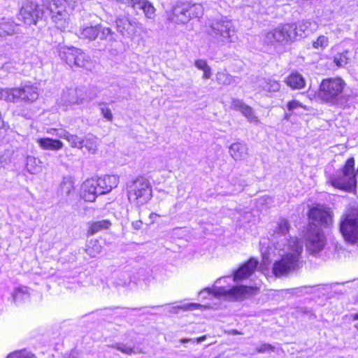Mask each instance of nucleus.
<instances>
[{
  "mask_svg": "<svg viewBox=\"0 0 358 358\" xmlns=\"http://www.w3.org/2000/svg\"><path fill=\"white\" fill-rule=\"evenodd\" d=\"M83 140V148H85L89 152L94 154L97 150V138L93 135H88Z\"/></svg>",
  "mask_w": 358,
  "mask_h": 358,
  "instance_id": "35",
  "label": "nucleus"
},
{
  "mask_svg": "<svg viewBox=\"0 0 358 358\" xmlns=\"http://www.w3.org/2000/svg\"><path fill=\"white\" fill-rule=\"evenodd\" d=\"M99 187V192L101 194L110 192L116 187L119 183V177L116 175H107L96 179Z\"/></svg>",
  "mask_w": 358,
  "mask_h": 358,
  "instance_id": "20",
  "label": "nucleus"
},
{
  "mask_svg": "<svg viewBox=\"0 0 358 358\" xmlns=\"http://www.w3.org/2000/svg\"><path fill=\"white\" fill-rule=\"evenodd\" d=\"M80 38L94 41L96 38L100 40H114V32L109 27H106L101 24L95 25H84L81 27L78 33Z\"/></svg>",
  "mask_w": 358,
  "mask_h": 358,
  "instance_id": "11",
  "label": "nucleus"
},
{
  "mask_svg": "<svg viewBox=\"0 0 358 358\" xmlns=\"http://www.w3.org/2000/svg\"><path fill=\"white\" fill-rule=\"evenodd\" d=\"M293 24L294 40L296 37H306L317 30L318 26L314 21H299L296 24Z\"/></svg>",
  "mask_w": 358,
  "mask_h": 358,
  "instance_id": "18",
  "label": "nucleus"
},
{
  "mask_svg": "<svg viewBox=\"0 0 358 358\" xmlns=\"http://www.w3.org/2000/svg\"><path fill=\"white\" fill-rule=\"evenodd\" d=\"M7 358H36V357L33 353L24 350L12 352L8 355Z\"/></svg>",
  "mask_w": 358,
  "mask_h": 358,
  "instance_id": "42",
  "label": "nucleus"
},
{
  "mask_svg": "<svg viewBox=\"0 0 358 358\" xmlns=\"http://www.w3.org/2000/svg\"><path fill=\"white\" fill-rule=\"evenodd\" d=\"M206 338V336H203L201 337H199L198 338H196V343H201V342L204 341Z\"/></svg>",
  "mask_w": 358,
  "mask_h": 358,
  "instance_id": "53",
  "label": "nucleus"
},
{
  "mask_svg": "<svg viewBox=\"0 0 358 358\" xmlns=\"http://www.w3.org/2000/svg\"><path fill=\"white\" fill-rule=\"evenodd\" d=\"M78 0H47L45 6L57 29L65 31L69 24V13L77 5Z\"/></svg>",
  "mask_w": 358,
  "mask_h": 358,
  "instance_id": "4",
  "label": "nucleus"
},
{
  "mask_svg": "<svg viewBox=\"0 0 358 358\" xmlns=\"http://www.w3.org/2000/svg\"><path fill=\"white\" fill-rule=\"evenodd\" d=\"M225 277L217 279L215 282L213 289L205 288L199 292V296L206 298L207 296L213 295L215 297H223L227 300H240L249 296L255 294L258 291L257 287L252 286H234L231 288L225 287H219L218 285L222 284V281L225 280Z\"/></svg>",
  "mask_w": 358,
  "mask_h": 358,
  "instance_id": "2",
  "label": "nucleus"
},
{
  "mask_svg": "<svg viewBox=\"0 0 358 358\" xmlns=\"http://www.w3.org/2000/svg\"><path fill=\"white\" fill-rule=\"evenodd\" d=\"M355 327L358 329V324H355Z\"/></svg>",
  "mask_w": 358,
  "mask_h": 358,
  "instance_id": "61",
  "label": "nucleus"
},
{
  "mask_svg": "<svg viewBox=\"0 0 358 358\" xmlns=\"http://www.w3.org/2000/svg\"><path fill=\"white\" fill-rule=\"evenodd\" d=\"M291 115H292V114L290 113H285V117H284L285 120H289L290 117H291Z\"/></svg>",
  "mask_w": 358,
  "mask_h": 358,
  "instance_id": "55",
  "label": "nucleus"
},
{
  "mask_svg": "<svg viewBox=\"0 0 358 358\" xmlns=\"http://www.w3.org/2000/svg\"><path fill=\"white\" fill-rule=\"evenodd\" d=\"M80 54V49L74 47H64L59 50V55L60 58L65 61V62L70 66H73L75 63L76 57Z\"/></svg>",
  "mask_w": 358,
  "mask_h": 358,
  "instance_id": "21",
  "label": "nucleus"
},
{
  "mask_svg": "<svg viewBox=\"0 0 358 358\" xmlns=\"http://www.w3.org/2000/svg\"><path fill=\"white\" fill-rule=\"evenodd\" d=\"M127 191L129 201L138 206L147 203L152 197V185L144 176H138L129 181Z\"/></svg>",
  "mask_w": 358,
  "mask_h": 358,
  "instance_id": "5",
  "label": "nucleus"
},
{
  "mask_svg": "<svg viewBox=\"0 0 358 358\" xmlns=\"http://www.w3.org/2000/svg\"><path fill=\"white\" fill-rule=\"evenodd\" d=\"M308 218L313 227H317V225L327 227L331 222L330 212L322 206H317L310 208L308 213Z\"/></svg>",
  "mask_w": 358,
  "mask_h": 358,
  "instance_id": "14",
  "label": "nucleus"
},
{
  "mask_svg": "<svg viewBox=\"0 0 358 358\" xmlns=\"http://www.w3.org/2000/svg\"><path fill=\"white\" fill-rule=\"evenodd\" d=\"M43 15V9L40 8L36 1L26 0L23 2L20 10L18 19L25 25L36 24L37 21Z\"/></svg>",
  "mask_w": 358,
  "mask_h": 358,
  "instance_id": "12",
  "label": "nucleus"
},
{
  "mask_svg": "<svg viewBox=\"0 0 358 358\" xmlns=\"http://www.w3.org/2000/svg\"><path fill=\"white\" fill-rule=\"evenodd\" d=\"M216 80L220 85H229L233 83L234 78L225 72H217Z\"/></svg>",
  "mask_w": 358,
  "mask_h": 358,
  "instance_id": "38",
  "label": "nucleus"
},
{
  "mask_svg": "<svg viewBox=\"0 0 358 358\" xmlns=\"http://www.w3.org/2000/svg\"><path fill=\"white\" fill-rule=\"evenodd\" d=\"M85 88H69L62 92L61 97L57 100V104L66 110L73 105H81L89 103L94 99Z\"/></svg>",
  "mask_w": 358,
  "mask_h": 358,
  "instance_id": "9",
  "label": "nucleus"
},
{
  "mask_svg": "<svg viewBox=\"0 0 358 358\" xmlns=\"http://www.w3.org/2000/svg\"><path fill=\"white\" fill-rule=\"evenodd\" d=\"M194 65L195 66L200 69V70H204L206 69H207L208 67H209V66L208 65L206 61L203 60V59H197L195 61V63H194Z\"/></svg>",
  "mask_w": 358,
  "mask_h": 358,
  "instance_id": "48",
  "label": "nucleus"
},
{
  "mask_svg": "<svg viewBox=\"0 0 358 358\" xmlns=\"http://www.w3.org/2000/svg\"><path fill=\"white\" fill-rule=\"evenodd\" d=\"M187 3H177L169 15V20L177 24H185L189 21Z\"/></svg>",
  "mask_w": 358,
  "mask_h": 358,
  "instance_id": "16",
  "label": "nucleus"
},
{
  "mask_svg": "<svg viewBox=\"0 0 358 358\" xmlns=\"http://www.w3.org/2000/svg\"><path fill=\"white\" fill-rule=\"evenodd\" d=\"M188 13L189 14V20L193 17H199L203 14V6L201 4H189L188 3Z\"/></svg>",
  "mask_w": 358,
  "mask_h": 358,
  "instance_id": "37",
  "label": "nucleus"
},
{
  "mask_svg": "<svg viewBox=\"0 0 358 358\" xmlns=\"http://www.w3.org/2000/svg\"><path fill=\"white\" fill-rule=\"evenodd\" d=\"M247 106L248 105H246L243 102V101L241 99H234V98L231 99V108L233 110H235L242 113L243 111V110L245 109V108L247 107Z\"/></svg>",
  "mask_w": 358,
  "mask_h": 358,
  "instance_id": "44",
  "label": "nucleus"
},
{
  "mask_svg": "<svg viewBox=\"0 0 358 358\" xmlns=\"http://www.w3.org/2000/svg\"><path fill=\"white\" fill-rule=\"evenodd\" d=\"M68 358H77V355L76 352H71Z\"/></svg>",
  "mask_w": 358,
  "mask_h": 358,
  "instance_id": "57",
  "label": "nucleus"
},
{
  "mask_svg": "<svg viewBox=\"0 0 358 358\" xmlns=\"http://www.w3.org/2000/svg\"><path fill=\"white\" fill-rule=\"evenodd\" d=\"M113 348H116L117 350H120L122 353L125 355H131L132 354L136 353L134 351V348H131L126 344L124 343H117L114 345H113Z\"/></svg>",
  "mask_w": 358,
  "mask_h": 358,
  "instance_id": "43",
  "label": "nucleus"
},
{
  "mask_svg": "<svg viewBox=\"0 0 358 358\" xmlns=\"http://www.w3.org/2000/svg\"><path fill=\"white\" fill-rule=\"evenodd\" d=\"M259 203L262 205H266V207H269L273 203V199L268 196H264L259 199Z\"/></svg>",
  "mask_w": 358,
  "mask_h": 358,
  "instance_id": "49",
  "label": "nucleus"
},
{
  "mask_svg": "<svg viewBox=\"0 0 358 358\" xmlns=\"http://www.w3.org/2000/svg\"><path fill=\"white\" fill-rule=\"evenodd\" d=\"M199 307H201V305L199 304V303H189L184 307H182V308H184L185 310H193V309H197Z\"/></svg>",
  "mask_w": 358,
  "mask_h": 358,
  "instance_id": "51",
  "label": "nucleus"
},
{
  "mask_svg": "<svg viewBox=\"0 0 358 358\" xmlns=\"http://www.w3.org/2000/svg\"><path fill=\"white\" fill-rule=\"evenodd\" d=\"M192 340L191 338H182L180 340V342L182 343H186L192 341Z\"/></svg>",
  "mask_w": 358,
  "mask_h": 358,
  "instance_id": "54",
  "label": "nucleus"
},
{
  "mask_svg": "<svg viewBox=\"0 0 358 358\" xmlns=\"http://www.w3.org/2000/svg\"><path fill=\"white\" fill-rule=\"evenodd\" d=\"M99 109L103 117L109 122L113 119V115L111 110L107 106V104L103 102L99 103Z\"/></svg>",
  "mask_w": 358,
  "mask_h": 358,
  "instance_id": "41",
  "label": "nucleus"
},
{
  "mask_svg": "<svg viewBox=\"0 0 358 358\" xmlns=\"http://www.w3.org/2000/svg\"><path fill=\"white\" fill-rule=\"evenodd\" d=\"M74 191V185L70 178H64L60 184L58 194L63 197H67Z\"/></svg>",
  "mask_w": 358,
  "mask_h": 358,
  "instance_id": "30",
  "label": "nucleus"
},
{
  "mask_svg": "<svg viewBox=\"0 0 358 358\" xmlns=\"http://www.w3.org/2000/svg\"><path fill=\"white\" fill-rule=\"evenodd\" d=\"M257 84L260 89L267 92H278L280 87L278 82L269 78H261L258 80Z\"/></svg>",
  "mask_w": 358,
  "mask_h": 358,
  "instance_id": "28",
  "label": "nucleus"
},
{
  "mask_svg": "<svg viewBox=\"0 0 358 358\" xmlns=\"http://www.w3.org/2000/svg\"><path fill=\"white\" fill-rule=\"evenodd\" d=\"M38 97V89L29 84H24L20 87L0 89V99L8 102L22 101L31 103L35 101Z\"/></svg>",
  "mask_w": 358,
  "mask_h": 358,
  "instance_id": "6",
  "label": "nucleus"
},
{
  "mask_svg": "<svg viewBox=\"0 0 358 358\" xmlns=\"http://www.w3.org/2000/svg\"><path fill=\"white\" fill-rule=\"evenodd\" d=\"M329 45V38L327 36L321 35L316 41L313 42V47L315 49L324 50Z\"/></svg>",
  "mask_w": 358,
  "mask_h": 358,
  "instance_id": "40",
  "label": "nucleus"
},
{
  "mask_svg": "<svg viewBox=\"0 0 358 358\" xmlns=\"http://www.w3.org/2000/svg\"><path fill=\"white\" fill-rule=\"evenodd\" d=\"M340 231L344 239L352 244L358 241V208H352L342 216Z\"/></svg>",
  "mask_w": 358,
  "mask_h": 358,
  "instance_id": "8",
  "label": "nucleus"
},
{
  "mask_svg": "<svg viewBox=\"0 0 358 358\" xmlns=\"http://www.w3.org/2000/svg\"><path fill=\"white\" fill-rule=\"evenodd\" d=\"M26 169L31 174L38 173L42 170V162L38 158L28 156L26 159Z\"/></svg>",
  "mask_w": 358,
  "mask_h": 358,
  "instance_id": "29",
  "label": "nucleus"
},
{
  "mask_svg": "<svg viewBox=\"0 0 358 358\" xmlns=\"http://www.w3.org/2000/svg\"><path fill=\"white\" fill-rule=\"evenodd\" d=\"M99 192L96 179L90 178L83 182L80 195L85 201L93 202L98 195H101Z\"/></svg>",
  "mask_w": 358,
  "mask_h": 358,
  "instance_id": "17",
  "label": "nucleus"
},
{
  "mask_svg": "<svg viewBox=\"0 0 358 358\" xmlns=\"http://www.w3.org/2000/svg\"><path fill=\"white\" fill-rule=\"evenodd\" d=\"M117 2L122 3L123 4H126L127 6H130L132 8L134 6L135 3L138 1V0H115Z\"/></svg>",
  "mask_w": 358,
  "mask_h": 358,
  "instance_id": "50",
  "label": "nucleus"
},
{
  "mask_svg": "<svg viewBox=\"0 0 358 358\" xmlns=\"http://www.w3.org/2000/svg\"><path fill=\"white\" fill-rule=\"evenodd\" d=\"M286 83L292 89L300 90L305 87L306 80L298 72L291 73L286 79Z\"/></svg>",
  "mask_w": 358,
  "mask_h": 358,
  "instance_id": "25",
  "label": "nucleus"
},
{
  "mask_svg": "<svg viewBox=\"0 0 358 358\" xmlns=\"http://www.w3.org/2000/svg\"><path fill=\"white\" fill-rule=\"evenodd\" d=\"M101 250L102 247L97 240L90 241L85 249L86 252L91 257H95L97 255L101 253Z\"/></svg>",
  "mask_w": 358,
  "mask_h": 358,
  "instance_id": "33",
  "label": "nucleus"
},
{
  "mask_svg": "<svg viewBox=\"0 0 358 358\" xmlns=\"http://www.w3.org/2000/svg\"><path fill=\"white\" fill-rule=\"evenodd\" d=\"M158 216H159V215H158L157 213H151V214L150 215V219H152V220H155V217H158Z\"/></svg>",
  "mask_w": 358,
  "mask_h": 358,
  "instance_id": "56",
  "label": "nucleus"
},
{
  "mask_svg": "<svg viewBox=\"0 0 358 358\" xmlns=\"http://www.w3.org/2000/svg\"><path fill=\"white\" fill-rule=\"evenodd\" d=\"M258 262L254 258H250L234 272V281L237 282L249 278L255 271Z\"/></svg>",
  "mask_w": 358,
  "mask_h": 358,
  "instance_id": "19",
  "label": "nucleus"
},
{
  "mask_svg": "<svg viewBox=\"0 0 358 358\" xmlns=\"http://www.w3.org/2000/svg\"><path fill=\"white\" fill-rule=\"evenodd\" d=\"M66 141L72 148L82 149L83 148L84 140L77 135L70 134Z\"/></svg>",
  "mask_w": 358,
  "mask_h": 358,
  "instance_id": "39",
  "label": "nucleus"
},
{
  "mask_svg": "<svg viewBox=\"0 0 358 358\" xmlns=\"http://www.w3.org/2000/svg\"><path fill=\"white\" fill-rule=\"evenodd\" d=\"M207 33L213 43L221 46L234 42L236 38L235 27L226 16L213 19Z\"/></svg>",
  "mask_w": 358,
  "mask_h": 358,
  "instance_id": "3",
  "label": "nucleus"
},
{
  "mask_svg": "<svg viewBox=\"0 0 358 358\" xmlns=\"http://www.w3.org/2000/svg\"><path fill=\"white\" fill-rule=\"evenodd\" d=\"M17 24L10 18H1L0 20V36L6 37L16 33Z\"/></svg>",
  "mask_w": 358,
  "mask_h": 358,
  "instance_id": "22",
  "label": "nucleus"
},
{
  "mask_svg": "<svg viewBox=\"0 0 358 358\" xmlns=\"http://www.w3.org/2000/svg\"><path fill=\"white\" fill-rule=\"evenodd\" d=\"M111 223L108 220H103L94 222L90 224L87 234L89 235H94L103 229H107L110 227Z\"/></svg>",
  "mask_w": 358,
  "mask_h": 358,
  "instance_id": "31",
  "label": "nucleus"
},
{
  "mask_svg": "<svg viewBox=\"0 0 358 358\" xmlns=\"http://www.w3.org/2000/svg\"><path fill=\"white\" fill-rule=\"evenodd\" d=\"M313 287H308V286H305V287H301V289H311Z\"/></svg>",
  "mask_w": 358,
  "mask_h": 358,
  "instance_id": "59",
  "label": "nucleus"
},
{
  "mask_svg": "<svg viewBox=\"0 0 358 358\" xmlns=\"http://www.w3.org/2000/svg\"><path fill=\"white\" fill-rule=\"evenodd\" d=\"M275 348L268 343H262L256 348V350L259 353L274 352Z\"/></svg>",
  "mask_w": 358,
  "mask_h": 358,
  "instance_id": "46",
  "label": "nucleus"
},
{
  "mask_svg": "<svg viewBox=\"0 0 358 358\" xmlns=\"http://www.w3.org/2000/svg\"><path fill=\"white\" fill-rule=\"evenodd\" d=\"M289 227L287 220L280 219L275 231L280 241L272 240L275 249L282 252L280 259L276 261L273 266V272L276 277L286 275L302 266L303 244L296 237L287 238Z\"/></svg>",
  "mask_w": 358,
  "mask_h": 358,
  "instance_id": "1",
  "label": "nucleus"
},
{
  "mask_svg": "<svg viewBox=\"0 0 358 358\" xmlns=\"http://www.w3.org/2000/svg\"><path fill=\"white\" fill-rule=\"evenodd\" d=\"M12 296L15 303H20L29 297V289L24 286L17 287L15 288Z\"/></svg>",
  "mask_w": 358,
  "mask_h": 358,
  "instance_id": "32",
  "label": "nucleus"
},
{
  "mask_svg": "<svg viewBox=\"0 0 358 358\" xmlns=\"http://www.w3.org/2000/svg\"><path fill=\"white\" fill-rule=\"evenodd\" d=\"M325 243V238L321 229L310 225L306 238L307 250L310 254L316 255L324 249Z\"/></svg>",
  "mask_w": 358,
  "mask_h": 358,
  "instance_id": "13",
  "label": "nucleus"
},
{
  "mask_svg": "<svg viewBox=\"0 0 358 358\" xmlns=\"http://www.w3.org/2000/svg\"><path fill=\"white\" fill-rule=\"evenodd\" d=\"M248 148L243 143H235L231 145L229 152L232 158L235 160L243 159L247 155Z\"/></svg>",
  "mask_w": 358,
  "mask_h": 358,
  "instance_id": "27",
  "label": "nucleus"
},
{
  "mask_svg": "<svg viewBox=\"0 0 358 358\" xmlns=\"http://www.w3.org/2000/svg\"><path fill=\"white\" fill-rule=\"evenodd\" d=\"M203 78L208 79L210 78L212 73H211V69H210V66L208 67L207 69L203 70Z\"/></svg>",
  "mask_w": 358,
  "mask_h": 358,
  "instance_id": "52",
  "label": "nucleus"
},
{
  "mask_svg": "<svg viewBox=\"0 0 358 358\" xmlns=\"http://www.w3.org/2000/svg\"><path fill=\"white\" fill-rule=\"evenodd\" d=\"M241 114L248 120L250 123L258 124L259 123V118L255 115L253 108L249 106L243 110Z\"/></svg>",
  "mask_w": 358,
  "mask_h": 358,
  "instance_id": "36",
  "label": "nucleus"
},
{
  "mask_svg": "<svg viewBox=\"0 0 358 358\" xmlns=\"http://www.w3.org/2000/svg\"><path fill=\"white\" fill-rule=\"evenodd\" d=\"M337 49H338V48H331V52H336V50H337Z\"/></svg>",
  "mask_w": 358,
  "mask_h": 358,
  "instance_id": "60",
  "label": "nucleus"
},
{
  "mask_svg": "<svg viewBox=\"0 0 358 358\" xmlns=\"http://www.w3.org/2000/svg\"><path fill=\"white\" fill-rule=\"evenodd\" d=\"M352 57V54L349 50H338L333 55V61L336 66L344 67L350 62Z\"/></svg>",
  "mask_w": 358,
  "mask_h": 358,
  "instance_id": "23",
  "label": "nucleus"
},
{
  "mask_svg": "<svg viewBox=\"0 0 358 358\" xmlns=\"http://www.w3.org/2000/svg\"><path fill=\"white\" fill-rule=\"evenodd\" d=\"M350 317H352L354 320H358V313L351 315Z\"/></svg>",
  "mask_w": 358,
  "mask_h": 358,
  "instance_id": "58",
  "label": "nucleus"
},
{
  "mask_svg": "<svg viewBox=\"0 0 358 358\" xmlns=\"http://www.w3.org/2000/svg\"><path fill=\"white\" fill-rule=\"evenodd\" d=\"M138 22L136 20L129 19L126 16H118L116 19L117 31L127 37L135 36L138 27Z\"/></svg>",
  "mask_w": 358,
  "mask_h": 358,
  "instance_id": "15",
  "label": "nucleus"
},
{
  "mask_svg": "<svg viewBox=\"0 0 358 358\" xmlns=\"http://www.w3.org/2000/svg\"><path fill=\"white\" fill-rule=\"evenodd\" d=\"M287 108L289 111H294L299 108H302L307 110L306 106L303 105V103L296 100H292L289 101L287 104Z\"/></svg>",
  "mask_w": 358,
  "mask_h": 358,
  "instance_id": "47",
  "label": "nucleus"
},
{
  "mask_svg": "<svg viewBox=\"0 0 358 358\" xmlns=\"http://www.w3.org/2000/svg\"><path fill=\"white\" fill-rule=\"evenodd\" d=\"M49 134L55 135L60 138L67 139L70 133L63 129H52L48 131Z\"/></svg>",
  "mask_w": 358,
  "mask_h": 358,
  "instance_id": "45",
  "label": "nucleus"
},
{
  "mask_svg": "<svg viewBox=\"0 0 358 358\" xmlns=\"http://www.w3.org/2000/svg\"><path fill=\"white\" fill-rule=\"evenodd\" d=\"M345 85V81L341 78L324 79L320 85L318 96L324 102L336 103Z\"/></svg>",
  "mask_w": 358,
  "mask_h": 358,
  "instance_id": "7",
  "label": "nucleus"
},
{
  "mask_svg": "<svg viewBox=\"0 0 358 358\" xmlns=\"http://www.w3.org/2000/svg\"><path fill=\"white\" fill-rule=\"evenodd\" d=\"M134 9H141L143 10L146 17L152 19L155 16V8L153 5L147 0H138L135 3Z\"/></svg>",
  "mask_w": 358,
  "mask_h": 358,
  "instance_id": "26",
  "label": "nucleus"
},
{
  "mask_svg": "<svg viewBox=\"0 0 358 358\" xmlns=\"http://www.w3.org/2000/svg\"><path fill=\"white\" fill-rule=\"evenodd\" d=\"M75 62L73 66L88 69L90 64V57L80 49V54L76 57Z\"/></svg>",
  "mask_w": 358,
  "mask_h": 358,
  "instance_id": "34",
  "label": "nucleus"
},
{
  "mask_svg": "<svg viewBox=\"0 0 358 358\" xmlns=\"http://www.w3.org/2000/svg\"><path fill=\"white\" fill-rule=\"evenodd\" d=\"M293 24H284L262 36L263 42L267 45H285L294 41Z\"/></svg>",
  "mask_w": 358,
  "mask_h": 358,
  "instance_id": "10",
  "label": "nucleus"
},
{
  "mask_svg": "<svg viewBox=\"0 0 358 358\" xmlns=\"http://www.w3.org/2000/svg\"><path fill=\"white\" fill-rule=\"evenodd\" d=\"M37 143L43 150H59L64 146L61 141L50 138H38L37 139Z\"/></svg>",
  "mask_w": 358,
  "mask_h": 358,
  "instance_id": "24",
  "label": "nucleus"
}]
</instances>
